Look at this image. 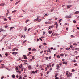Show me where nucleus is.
Listing matches in <instances>:
<instances>
[{
    "mask_svg": "<svg viewBox=\"0 0 79 79\" xmlns=\"http://www.w3.org/2000/svg\"><path fill=\"white\" fill-rule=\"evenodd\" d=\"M0 56L1 57V58H3V56H2V55L0 54Z\"/></svg>",
    "mask_w": 79,
    "mask_h": 79,
    "instance_id": "nucleus-50",
    "label": "nucleus"
},
{
    "mask_svg": "<svg viewBox=\"0 0 79 79\" xmlns=\"http://www.w3.org/2000/svg\"><path fill=\"white\" fill-rule=\"evenodd\" d=\"M45 58L46 59V60H48V57H45Z\"/></svg>",
    "mask_w": 79,
    "mask_h": 79,
    "instance_id": "nucleus-55",
    "label": "nucleus"
},
{
    "mask_svg": "<svg viewBox=\"0 0 79 79\" xmlns=\"http://www.w3.org/2000/svg\"><path fill=\"white\" fill-rule=\"evenodd\" d=\"M68 73H69V71H67L66 72V75H67V77H69V74H68Z\"/></svg>",
    "mask_w": 79,
    "mask_h": 79,
    "instance_id": "nucleus-1",
    "label": "nucleus"
},
{
    "mask_svg": "<svg viewBox=\"0 0 79 79\" xmlns=\"http://www.w3.org/2000/svg\"><path fill=\"white\" fill-rule=\"evenodd\" d=\"M75 53V54H78V52H77V51H75L74 52Z\"/></svg>",
    "mask_w": 79,
    "mask_h": 79,
    "instance_id": "nucleus-14",
    "label": "nucleus"
},
{
    "mask_svg": "<svg viewBox=\"0 0 79 79\" xmlns=\"http://www.w3.org/2000/svg\"><path fill=\"white\" fill-rule=\"evenodd\" d=\"M56 67H57V68H60V65H59V64H57V65Z\"/></svg>",
    "mask_w": 79,
    "mask_h": 79,
    "instance_id": "nucleus-31",
    "label": "nucleus"
},
{
    "mask_svg": "<svg viewBox=\"0 0 79 79\" xmlns=\"http://www.w3.org/2000/svg\"><path fill=\"white\" fill-rule=\"evenodd\" d=\"M31 29H32L31 28H30L28 29V31H30V30H31Z\"/></svg>",
    "mask_w": 79,
    "mask_h": 79,
    "instance_id": "nucleus-37",
    "label": "nucleus"
},
{
    "mask_svg": "<svg viewBox=\"0 0 79 79\" xmlns=\"http://www.w3.org/2000/svg\"><path fill=\"white\" fill-rule=\"evenodd\" d=\"M42 20V19H38V23H40L41 21Z\"/></svg>",
    "mask_w": 79,
    "mask_h": 79,
    "instance_id": "nucleus-9",
    "label": "nucleus"
},
{
    "mask_svg": "<svg viewBox=\"0 0 79 79\" xmlns=\"http://www.w3.org/2000/svg\"><path fill=\"white\" fill-rule=\"evenodd\" d=\"M63 54H61L60 55V56H63Z\"/></svg>",
    "mask_w": 79,
    "mask_h": 79,
    "instance_id": "nucleus-32",
    "label": "nucleus"
},
{
    "mask_svg": "<svg viewBox=\"0 0 79 79\" xmlns=\"http://www.w3.org/2000/svg\"><path fill=\"white\" fill-rule=\"evenodd\" d=\"M7 27H8V26H7V25H6L5 26V28H7Z\"/></svg>",
    "mask_w": 79,
    "mask_h": 79,
    "instance_id": "nucleus-39",
    "label": "nucleus"
},
{
    "mask_svg": "<svg viewBox=\"0 0 79 79\" xmlns=\"http://www.w3.org/2000/svg\"><path fill=\"white\" fill-rule=\"evenodd\" d=\"M38 19H36L34 20V21L35 22L36 21H38Z\"/></svg>",
    "mask_w": 79,
    "mask_h": 79,
    "instance_id": "nucleus-18",
    "label": "nucleus"
},
{
    "mask_svg": "<svg viewBox=\"0 0 79 79\" xmlns=\"http://www.w3.org/2000/svg\"><path fill=\"white\" fill-rule=\"evenodd\" d=\"M15 70H16V71H18V67H16L15 68Z\"/></svg>",
    "mask_w": 79,
    "mask_h": 79,
    "instance_id": "nucleus-26",
    "label": "nucleus"
},
{
    "mask_svg": "<svg viewBox=\"0 0 79 79\" xmlns=\"http://www.w3.org/2000/svg\"><path fill=\"white\" fill-rule=\"evenodd\" d=\"M58 35V33H55L53 35V36H55V35Z\"/></svg>",
    "mask_w": 79,
    "mask_h": 79,
    "instance_id": "nucleus-22",
    "label": "nucleus"
},
{
    "mask_svg": "<svg viewBox=\"0 0 79 79\" xmlns=\"http://www.w3.org/2000/svg\"><path fill=\"white\" fill-rule=\"evenodd\" d=\"M19 1L17 2L16 3H15L16 5H17V4H18V3H19Z\"/></svg>",
    "mask_w": 79,
    "mask_h": 79,
    "instance_id": "nucleus-48",
    "label": "nucleus"
},
{
    "mask_svg": "<svg viewBox=\"0 0 79 79\" xmlns=\"http://www.w3.org/2000/svg\"><path fill=\"white\" fill-rule=\"evenodd\" d=\"M61 20H62V19H60V20H59V23H60V22H61Z\"/></svg>",
    "mask_w": 79,
    "mask_h": 79,
    "instance_id": "nucleus-61",
    "label": "nucleus"
},
{
    "mask_svg": "<svg viewBox=\"0 0 79 79\" xmlns=\"http://www.w3.org/2000/svg\"><path fill=\"white\" fill-rule=\"evenodd\" d=\"M71 48H66V50H69Z\"/></svg>",
    "mask_w": 79,
    "mask_h": 79,
    "instance_id": "nucleus-20",
    "label": "nucleus"
},
{
    "mask_svg": "<svg viewBox=\"0 0 79 79\" xmlns=\"http://www.w3.org/2000/svg\"><path fill=\"white\" fill-rule=\"evenodd\" d=\"M57 58H60V56L58 55L57 56Z\"/></svg>",
    "mask_w": 79,
    "mask_h": 79,
    "instance_id": "nucleus-54",
    "label": "nucleus"
},
{
    "mask_svg": "<svg viewBox=\"0 0 79 79\" xmlns=\"http://www.w3.org/2000/svg\"><path fill=\"white\" fill-rule=\"evenodd\" d=\"M8 18H9V20L11 21V18L10 17H8Z\"/></svg>",
    "mask_w": 79,
    "mask_h": 79,
    "instance_id": "nucleus-45",
    "label": "nucleus"
},
{
    "mask_svg": "<svg viewBox=\"0 0 79 79\" xmlns=\"http://www.w3.org/2000/svg\"><path fill=\"white\" fill-rule=\"evenodd\" d=\"M55 25H56V27H58V23H57V22H56L55 23Z\"/></svg>",
    "mask_w": 79,
    "mask_h": 79,
    "instance_id": "nucleus-12",
    "label": "nucleus"
},
{
    "mask_svg": "<svg viewBox=\"0 0 79 79\" xmlns=\"http://www.w3.org/2000/svg\"><path fill=\"white\" fill-rule=\"evenodd\" d=\"M7 19H6V18H4V21H7Z\"/></svg>",
    "mask_w": 79,
    "mask_h": 79,
    "instance_id": "nucleus-30",
    "label": "nucleus"
},
{
    "mask_svg": "<svg viewBox=\"0 0 79 79\" xmlns=\"http://www.w3.org/2000/svg\"><path fill=\"white\" fill-rule=\"evenodd\" d=\"M13 28H14V27H11L10 29V31H11V29H13Z\"/></svg>",
    "mask_w": 79,
    "mask_h": 79,
    "instance_id": "nucleus-24",
    "label": "nucleus"
},
{
    "mask_svg": "<svg viewBox=\"0 0 79 79\" xmlns=\"http://www.w3.org/2000/svg\"><path fill=\"white\" fill-rule=\"evenodd\" d=\"M79 12L78 11H77L76 12H75L74 13V14L75 15H77V14H78V13H79Z\"/></svg>",
    "mask_w": 79,
    "mask_h": 79,
    "instance_id": "nucleus-8",
    "label": "nucleus"
},
{
    "mask_svg": "<svg viewBox=\"0 0 79 79\" xmlns=\"http://www.w3.org/2000/svg\"><path fill=\"white\" fill-rule=\"evenodd\" d=\"M39 39L41 41H42V39L41 38H39Z\"/></svg>",
    "mask_w": 79,
    "mask_h": 79,
    "instance_id": "nucleus-53",
    "label": "nucleus"
},
{
    "mask_svg": "<svg viewBox=\"0 0 79 79\" xmlns=\"http://www.w3.org/2000/svg\"><path fill=\"white\" fill-rule=\"evenodd\" d=\"M75 49V48H72V50H74Z\"/></svg>",
    "mask_w": 79,
    "mask_h": 79,
    "instance_id": "nucleus-42",
    "label": "nucleus"
},
{
    "mask_svg": "<svg viewBox=\"0 0 79 79\" xmlns=\"http://www.w3.org/2000/svg\"><path fill=\"white\" fill-rule=\"evenodd\" d=\"M71 37H74V36L73 35H71Z\"/></svg>",
    "mask_w": 79,
    "mask_h": 79,
    "instance_id": "nucleus-63",
    "label": "nucleus"
},
{
    "mask_svg": "<svg viewBox=\"0 0 79 79\" xmlns=\"http://www.w3.org/2000/svg\"><path fill=\"white\" fill-rule=\"evenodd\" d=\"M48 16V15L47 14H45L44 15V16Z\"/></svg>",
    "mask_w": 79,
    "mask_h": 79,
    "instance_id": "nucleus-25",
    "label": "nucleus"
},
{
    "mask_svg": "<svg viewBox=\"0 0 79 79\" xmlns=\"http://www.w3.org/2000/svg\"><path fill=\"white\" fill-rule=\"evenodd\" d=\"M4 79V77L3 76H2L1 77V79Z\"/></svg>",
    "mask_w": 79,
    "mask_h": 79,
    "instance_id": "nucleus-38",
    "label": "nucleus"
},
{
    "mask_svg": "<svg viewBox=\"0 0 79 79\" xmlns=\"http://www.w3.org/2000/svg\"><path fill=\"white\" fill-rule=\"evenodd\" d=\"M6 56H7L8 55V54L7 53H6L5 54Z\"/></svg>",
    "mask_w": 79,
    "mask_h": 79,
    "instance_id": "nucleus-52",
    "label": "nucleus"
},
{
    "mask_svg": "<svg viewBox=\"0 0 79 79\" xmlns=\"http://www.w3.org/2000/svg\"><path fill=\"white\" fill-rule=\"evenodd\" d=\"M77 64H74V65L75 66H77Z\"/></svg>",
    "mask_w": 79,
    "mask_h": 79,
    "instance_id": "nucleus-59",
    "label": "nucleus"
},
{
    "mask_svg": "<svg viewBox=\"0 0 79 79\" xmlns=\"http://www.w3.org/2000/svg\"><path fill=\"white\" fill-rule=\"evenodd\" d=\"M0 30L1 32H3V31H4V30L3 29V28H0Z\"/></svg>",
    "mask_w": 79,
    "mask_h": 79,
    "instance_id": "nucleus-13",
    "label": "nucleus"
},
{
    "mask_svg": "<svg viewBox=\"0 0 79 79\" xmlns=\"http://www.w3.org/2000/svg\"><path fill=\"white\" fill-rule=\"evenodd\" d=\"M12 54H18V52H13L12 53Z\"/></svg>",
    "mask_w": 79,
    "mask_h": 79,
    "instance_id": "nucleus-10",
    "label": "nucleus"
},
{
    "mask_svg": "<svg viewBox=\"0 0 79 79\" xmlns=\"http://www.w3.org/2000/svg\"><path fill=\"white\" fill-rule=\"evenodd\" d=\"M55 79H59V78H58V77H57L55 78Z\"/></svg>",
    "mask_w": 79,
    "mask_h": 79,
    "instance_id": "nucleus-51",
    "label": "nucleus"
},
{
    "mask_svg": "<svg viewBox=\"0 0 79 79\" xmlns=\"http://www.w3.org/2000/svg\"><path fill=\"white\" fill-rule=\"evenodd\" d=\"M75 49L76 50H77L78 49H79V48H75Z\"/></svg>",
    "mask_w": 79,
    "mask_h": 79,
    "instance_id": "nucleus-19",
    "label": "nucleus"
},
{
    "mask_svg": "<svg viewBox=\"0 0 79 79\" xmlns=\"http://www.w3.org/2000/svg\"><path fill=\"white\" fill-rule=\"evenodd\" d=\"M31 48H28V50L29 51H31Z\"/></svg>",
    "mask_w": 79,
    "mask_h": 79,
    "instance_id": "nucleus-34",
    "label": "nucleus"
},
{
    "mask_svg": "<svg viewBox=\"0 0 79 79\" xmlns=\"http://www.w3.org/2000/svg\"><path fill=\"white\" fill-rule=\"evenodd\" d=\"M24 59H27V57H26V56L24 57Z\"/></svg>",
    "mask_w": 79,
    "mask_h": 79,
    "instance_id": "nucleus-64",
    "label": "nucleus"
},
{
    "mask_svg": "<svg viewBox=\"0 0 79 79\" xmlns=\"http://www.w3.org/2000/svg\"><path fill=\"white\" fill-rule=\"evenodd\" d=\"M22 79L21 75H20L19 76V79Z\"/></svg>",
    "mask_w": 79,
    "mask_h": 79,
    "instance_id": "nucleus-35",
    "label": "nucleus"
},
{
    "mask_svg": "<svg viewBox=\"0 0 79 79\" xmlns=\"http://www.w3.org/2000/svg\"><path fill=\"white\" fill-rule=\"evenodd\" d=\"M63 64H68V63H67V62H66L65 63V62L64 61V62H63Z\"/></svg>",
    "mask_w": 79,
    "mask_h": 79,
    "instance_id": "nucleus-7",
    "label": "nucleus"
},
{
    "mask_svg": "<svg viewBox=\"0 0 79 79\" xmlns=\"http://www.w3.org/2000/svg\"><path fill=\"white\" fill-rule=\"evenodd\" d=\"M72 72H74V71H75V70H74V69H72Z\"/></svg>",
    "mask_w": 79,
    "mask_h": 79,
    "instance_id": "nucleus-58",
    "label": "nucleus"
},
{
    "mask_svg": "<svg viewBox=\"0 0 79 79\" xmlns=\"http://www.w3.org/2000/svg\"><path fill=\"white\" fill-rule=\"evenodd\" d=\"M53 32V31H49L48 32L49 34H51Z\"/></svg>",
    "mask_w": 79,
    "mask_h": 79,
    "instance_id": "nucleus-15",
    "label": "nucleus"
},
{
    "mask_svg": "<svg viewBox=\"0 0 79 79\" xmlns=\"http://www.w3.org/2000/svg\"><path fill=\"white\" fill-rule=\"evenodd\" d=\"M73 22L74 23H76V21L75 20H73Z\"/></svg>",
    "mask_w": 79,
    "mask_h": 79,
    "instance_id": "nucleus-43",
    "label": "nucleus"
},
{
    "mask_svg": "<svg viewBox=\"0 0 79 79\" xmlns=\"http://www.w3.org/2000/svg\"><path fill=\"white\" fill-rule=\"evenodd\" d=\"M43 45H47V43H44L43 44Z\"/></svg>",
    "mask_w": 79,
    "mask_h": 79,
    "instance_id": "nucleus-36",
    "label": "nucleus"
},
{
    "mask_svg": "<svg viewBox=\"0 0 79 79\" xmlns=\"http://www.w3.org/2000/svg\"><path fill=\"white\" fill-rule=\"evenodd\" d=\"M73 45H75L76 46L77 45V44H76V43H74L73 44Z\"/></svg>",
    "mask_w": 79,
    "mask_h": 79,
    "instance_id": "nucleus-16",
    "label": "nucleus"
},
{
    "mask_svg": "<svg viewBox=\"0 0 79 79\" xmlns=\"http://www.w3.org/2000/svg\"><path fill=\"white\" fill-rule=\"evenodd\" d=\"M17 11V10H14V11H13L12 12V13H15V12H16Z\"/></svg>",
    "mask_w": 79,
    "mask_h": 79,
    "instance_id": "nucleus-21",
    "label": "nucleus"
},
{
    "mask_svg": "<svg viewBox=\"0 0 79 79\" xmlns=\"http://www.w3.org/2000/svg\"><path fill=\"white\" fill-rule=\"evenodd\" d=\"M15 50H16L17 51L18 50V49L16 48H14L12 49V51H15Z\"/></svg>",
    "mask_w": 79,
    "mask_h": 79,
    "instance_id": "nucleus-4",
    "label": "nucleus"
},
{
    "mask_svg": "<svg viewBox=\"0 0 79 79\" xmlns=\"http://www.w3.org/2000/svg\"><path fill=\"white\" fill-rule=\"evenodd\" d=\"M53 27V25L49 27V29H51V28L52 29Z\"/></svg>",
    "mask_w": 79,
    "mask_h": 79,
    "instance_id": "nucleus-5",
    "label": "nucleus"
},
{
    "mask_svg": "<svg viewBox=\"0 0 79 79\" xmlns=\"http://www.w3.org/2000/svg\"><path fill=\"white\" fill-rule=\"evenodd\" d=\"M48 51H49V53H51V51H50V48H48Z\"/></svg>",
    "mask_w": 79,
    "mask_h": 79,
    "instance_id": "nucleus-29",
    "label": "nucleus"
},
{
    "mask_svg": "<svg viewBox=\"0 0 79 79\" xmlns=\"http://www.w3.org/2000/svg\"><path fill=\"white\" fill-rule=\"evenodd\" d=\"M5 5V4L4 3L0 4V6H4Z\"/></svg>",
    "mask_w": 79,
    "mask_h": 79,
    "instance_id": "nucleus-3",
    "label": "nucleus"
},
{
    "mask_svg": "<svg viewBox=\"0 0 79 79\" xmlns=\"http://www.w3.org/2000/svg\"><path fill=\"white\" fill-rule=\"evenodd\" d=\"M35 49H32V51H35Z\"/></svg>",
    "mask_w": 79,
    "mask_h": 79,
    "instance_id": "nucleus-56",
    "label": "nucleus"
},
{
    "mask_svg": "<svg viewBox=\"0 0 79 79\" xmlns=\"http://www.w3.org/2000/svg\"><path fill=\"white\" fill-rule=\"evenodd\" d=\"M12 77L13 78H15V75L14 74L12 75Z\"/></svg>",
    "mask_w": 79,
    "mask_h": 79,
    "instance_id": "nucleus-23",
    "label": "nucleus"
},
{
    "mask_svg": "<svg viewBox=\"0 0 79 79\" xmlns=\"http://www.w3.org/2000/svg\"><path fill=\"white\" fill-rule=\"evenodd\" d=\"M54 10V9H53L52 10H51V12H53V10Z\"/></svg>",
    "mask_w": 79,
    "mask_h": 79,
    "instance_id": "nucleus-40",
    "label": "nucleus"
},
{
    "mask_svg": "<svg viewBox=\"0 0 79 79\" xmlns=\"http://www.w3.org/2000/svg\"><path fill=\"white\" fill-rule=\"evenodd\" d=\"M58 74L57 73H56V74L55 76V77H57V76H58Z\"/></svg>",
    "mask_w": 79,
    "mask_h": 79,
    "instance_id": "nucleus-28",
    "label": "nucleus"
},
{
    "mask_svg": "<svg viewBox=\"0 0 79 79\" xmlns=\"http://www.w3.org/2000/svg\"><path fill=\"white\" fill-rule=\"evenodd\" d=\"M26 42V40H25L23 42V44H24L25 42Z\"/></svg>",
    "mask_w": 79,
    "mask_h": 79,
    "instance_id": "nucleus-49",
    "label": "nucleus"
},
{
    "mask_svg": "<svg viewBox=\"0 0 79 79\" xmlns=\"http://www.w3.org/2000/svg\"><path fill=\"white\" fill-rule=\"evenodd\" d=\"M28 68H29V69H31V66L29 65L28 66Z\"/></svg>",
    "mask_w": 79,
    "mask_h": 79,
    "instance_id": "nucleus-46",
    "label": "nucleus"
},
{
    "mask_svg": "<svg viewBox=\"0 0 79 79\" xmlns=\"http://www.w3.org/2000/svg\"><path fill=\"white\" fill-rule=\"evenodd\" d=\"M32 60H34V56H33L32 57Z\"/></svg>",
    "mask_w": 79,
    "mask_h": 79,
    "instance_id": "nucleus-44",
    "label": "nucleus"
},
{
    "mask_svg": "<svg viewBox=\"0 0 79 79\" xmlns=\"http://www.w3.org/2000/svg\"><path fill=\"white\" fill-rule=\"evenodd\" d=\"M46 24H50V22H45V23Z\"/></svg>",
    "mask_w": 79,
    "mask_h": 79,
    "instance_id": "nucleus-2",
    "label": "nucleus"
},
{
    "mask_svg": "<svg viewBox=\"0 0 79 79\" xmlns=\"http://www.w3.org/2000/svg\"><path fill=\"white\" fill-rule=\"evenodd\" d=\"M1 68H4V66H2L0 67Z\"/></svg>",
    "mask_w": 79,
    "mask_h": 79,
    "instance_id": "nucleus-60",
    "label": "nucleus"
},
{
    "mask_svg": "<svg viewBox=\"0 0 79 79\" xmlns=\"http://www.w3.org/2000/svg\"><path fill=\"white\" fill-rule=\"evenodd\" d=\"M53 66H54V64H52V67H53Z\"/></svg>",
    "mask_w": 79,
    "mask_h": 79,
    "instance_id": "nucleus-57",
    "label": "nucleus"
},
{
    "mask_svg": "<svg viewBox=\"0 0 79 79\" xmlns=\"http://www.w3.org/2000/svg\"><path fill=\"white\" fill-rule=\"evenodd\" d=\"M32 73L34 74H35V72L34 71H33L32 72Z\"/></svg>",
    "mask_w": 79,
    "mask_h": 79,
    "instance_id": "nucleus-41",
    "label": "nucleus"
},
{
    "mask_svg": "<svg viewBox=\"0 0 79 79\" xmlns=\"http://www.w3.org/2000/svg\"><path fill=\"white\" fill-rule=\"evenodd\" d=\"M41 46H39V48H41Z\"/></svg>",
    "mask_w": 79,
    "mask_h": 79,
    "instance_id": "nucleus-62",
    "label": "nucleus"
},
{
    "mask_svg": "<svg viewBox=\"0 0 79 79\" xmlns=\"http://www.w3.org/2000/svg\"><path fill=\"white\" fill-rule=\"evenodd\" d=\"M27 28H26V27H25L24 29V30L25 31H27Z\"/></svg>",
    "mask_w": 79,
    "mask_h": 79,
    "instance_id": "nucleus-33",
    "label": "nucleus"
},
{
    "mask_svg": "<svg viewBox=\"0 0 79 79\" xmlns=\"http://www.w3.org/2000/svg\"><path fill=\"white\" fill-rule=\"evenodd\" d=\"M66 18H71V15H69L66 17Z\"/></svg>",
    "mask_w": 79,
    "mask_h": 79,
    "instance_id": "nucleus-6",
    "label": "nucleus"
},
{
    "mask_svg": "<svg viewBox=\"0 0 79 79\" xmlns=\"http://www.w3.org/2000/svg\"><path fill=\"white\" fill-rule=\"evenodd\" d=\"M29 21V19L27 20L25 22L26 23H27V22H28V21Z\"/></svg>",
    "mask_w": 79,
    "mask_h": 79,
    "instance_id": "nucleus-27",
    "label": "nucleus"
},
{
    "mask_svg": "<svg viewBox=\"0 0 79 79\" xmlns=\"http://www.w3.org/2000/svg\"><path fill=\"white\" fill-rule=\"evenodd\" d=\"M71 74H72L71 73L69 72V76L70 77V76L72 75Z\"/></svg>",
    "mask_w": 79,
    "mask_h": 79,
    "instance_id": "nucleus-11",
    "label": "nucleus"
},
{
    "mask_svg": "<svg viewBox=\"0 0 79 79\" xmlns=\"http://www.w3.org/2000/svg\"><path fill=\"white\" fill-rule=\"evenodd\" d=\"M18 73H19V74H21V71H20L19 70L18 71Z\"/></svg>",
    "mask_w": 79,
    "mask_h": 79,
    "instance_id": "nucleus-47",
    "label": "nucleus"
},
{
    "mask_svg": "<svg viewBox=\"0 0 79 79\" xmlns=\"http://www.w3.org/2000/svg\"><path fill=\"white\" fill-rule=\"evenodd\" d=\"M67 6L68 8H69L71 7V6Z\"/></svg>",
    "mask_w": 79,
    "mask_h": 79,
    "instance_id": "nucleus-17",
    "label": "nucleus"
}]
</instances>
